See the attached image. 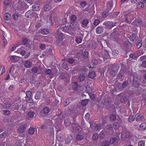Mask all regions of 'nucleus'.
Here are the masks:
<instances>
[{
	"instance_id": "56",
	"label": "nucleus",
	"mask_w": 146,
	"mask_h": 146,
	"mask_svg": "<svg viewBox=\"0 0 146 146\" xmlns=\"http://www.w3.org/2000/svg\"><path fill=\"white\" fill-rule=\"evenodd\" d=\"M100 21L99 19H95L93 23V24L95 26H96L100 23Z\"/></svg>"
},
{
	"instance_id": "7",
	"label": "nucleus",
	"mask_w": 146,
	"mask_h": 146,
	"mask_svg": "<svg viewBox=\"0 0 146 146\" xmlns=\"http://www.w3.org/2000/svg\"><path fill=\"white\" fill-rule=\"evenodd\" d=\"M111 100L110 98H105V99L102 101V103L106 106H108L111 102Z\"/></svg>"
},
{
	"instance_id": "52",
	"label": "nucleus",
	"mask_w": 146,
	"mask_h": 146,
	"mask_svg": "<svg viewBox=\"0 0 146 146\" xmlns=\"http://www.w3.org/2000/svg\"><path fill=\"white\" fill-rule=\"evenodd\" d=\"M35 131V129L33 128H30L29 130L28 133L30 134H33Z\"/></svg>"
},
{
	"instance_id": "17",
	"label": "nucleus",
	"mask_w": 146,
	"mask_h": 146,
	"mask_svg": "<svg viewBox=\"0 0 146 146\" xmlns=\"http://www.w3.org/2000/svg\"><path fill=\"white\" fill-rule=\"evenodd\" d=\"M72 100L70 98H67L65 100V102L64 103V106L66 107L71 102Z\"/></svg>"
},
{
	"instance_id": "45",
	"label": "nucleus",
	"mask_w": 146,
	"mask_h": 146,
	"mask_svg": "<svg viewBox=\"0 0 146 146\" xmlns=\"http://www.w3.org/2000/svg\"><path fill=\"white\" fill-rule=\"evenodd\" d=\"M117 140L116 137H113L110 140V143L111 144H113Z\"/></svg>"
},
{
	"instance_id": "32",
	"label": "nucleus",
	"mask_w": 146,
	"mask_h": 146,
	"mask_svg": "<svg viewBox=\"0 0 146 146\" xmlns=\"http://www.w3.org/2000/svg\"><path fill=\"white\" fill-rule=\"evenodd\" d=\"M112 54L113 56L115 58L118 55L119 52L117 50H113L112 51Z\"/></svg>"
},
{
	"instance_id": "46",
	"label": "nucleus",
	"mask_w": 146,
	"mask_h": 146,
	"mask_svg": "<svg viewBox=\"0 0 146 146\" xmlns=\"http://www.w3.org/2000/svg\"><path fill=\"white\" fill-rule=\"evenodd\" d=\"M62 67L63 68L66 70H68V67L67 64L65 62H64L62 65Z\"/></svg>"
},
{
	"instance_id": "36",
	"label": "nucleus",
	"mask_w": 146,
	"mask_h": 146,
	"mask_svg": "<svg viewBox=\"0 0 146 146\" xmlns=\"http://www.w3.org/2000/svg\"><path fill=\"white\" fill-rule=\"evenodd\" d=\"M27 97L29 98H31L32 95V93L30 91H27L26 93Z\"/></svg>"
},
{
	"instance_id": "9",
	"label": "nucleus",
	"mask_w": 146,
	"mask_h": 146,
	"mask_svg": "<svg viewBox=\"0 0 146 146\" xmlns=\"http://www.w3.org/2000/svg\"><path fill=\"white\" fill-rule=\"evenodd\" d=\"M103 25L105 26L106 29L111 28V23H110V21H106L104 22L103 23Z\"/></svg>"
},
{
	"instance_id": "61",
	"label": "nucleus",
	"mask_w": 146,
	"mask_h": 146,
	"mask_svg": "<svg viewBox=\"0 0 146 146\" xmlns=\"http://www.w3.org/2000/svg\"><path fill=\"white\" fill-rule=\"evenodd\" d=\"M4 3L6 6H9L10 4V0H4Z\"/></svg>"
},
{
	"instance_id": "43",
	"label": "nucleus",
	"mask_w": 146,
	"mask_h": 146,
	"mask_svg": "<svg viewBox=\"0 0 146 146\" xmlns=\"http://www.w3.org/2000/svg\"><path fill=\"white\" fill-rule=\"evenodd\" d=\"M88 23V20L86 19H83L82 21V24L84 25H87Z\"/></svg>"
},
{
	"instance_id": "41",
	"label": "nucleus",
	"mask_w": 146,
	"mask_h": 146,
	"mask_svg": "<svg viewBox=\"0 0 146 146\" xmlns=\"http://www.w3.org/2000/svg\"><path fill=\"white\" fill-rule=\"evenodd\" d=\"M77 19V17L75 15H72L71 17V20L72 22H75L76 21Z\"/></svg>"
},
{
	"instance_id": "12",
	"label": "nucleus",
	"mask_w": 146,
	"mask_h": 146,
	"mask_svg": "<svg viewBox=\"0 0 146 146\" xmlns=\"http://www.w3.org/2000/svg\"><path fill=\"white\" fill-rule=\"evenodd\" d=\"M129 86V84L128 80H125L123 81L122 84V89L127 88Z\"/></svg>"
},
{
	"instance_id": "11",
	"label": "nucleus",
	"mask_w": 146,
	"mask_h": 146,
	"mask_svg": "<svg viewBox=\"0 0 146 146\" xmlns=\"http://www.w3.org/2000/svg\"><path fill=\"white\" fill-rule=\"evenodd\" d=\"M38 33H41L43 35H47L49 33V31L48 29H44L41 30H40L38 31Z\"/></svg>"
},
{
	"instance_id": "33",
	"label": "nucleus",
	"mask_w": 146,
	"mask_h": 146,
	"mask_svg": "<svg viewBox=\"0 0 146 146\" xmlns=\"http://www.w3.org/2000/svg\"><path fill=\"white\" fill-rule=\"evenodd\" d=\"M110 141L107 140L106 141H104L102 142V146H108L110 144Z\"/></svg>"
},
{
	"instance_id": "16",
	"label": "nucleus",
	"mask_w": 146,
	"mask_h": 146,
	"mask_svg": "<svg viewBox=\"0 0 146 146\" xmlns=\"http://www.w3.org/2000/svg\"><path fill=\"white\" fill-rule=\"evenodd\" d=\"M118 34V32L117 31H114L110 35V37L112 38L115 39L116 38V36Z\"/></svg>"
},
{
	"instance_id": "18",
	"label": "nucleus",
	"mask_w": 146,
	"mask_h": 146,
	"mask_svg": "<svg viewBox=\"0 0 146 146\" xmlns=\"http://www.w3.org/2000/svg\"><path fill=\"white\" fill-rule=\"evenodd\" d=\"M57 30H59V31H62L67 32L68 30V27H66V25H65L64 27H62L59 28Z\"/></svg>"
},
{
	"instance_id": "59",
	"label": "nucleus",
	"mask_w": 146,
	"mask_h": 146,
	"mask_svg": "<svg viewBox=\"0 0 146 146\" xmlns=\"http://www.w3.org/2000/svg\"><path fill=\"white\" fill-rule=\"evenodd\" d=\"M130 133L129 131H127L125 132L123 136L125 138H128L129 137V133Z\"/></svg>"
},
{
	"instance_id": "37",
	"label": "nucleus",
	"mask_w": 146,
	"mask_h": 146,
	"mask_svg": "<svg viewBox=\"0 0 146 146\" xmlns=\"http://www.w3.org/2000/svg\"><path fill=\"white\" fill-rule=\"evenodd\" d=\"M31 65V62L29 60L26 61L25 63V66L26 67L29 68Z\"/></svg>"
},
{
	"instance_id": "1",
	"label": "nucleus",
	"mask_w": 146,
	"mask_h": 146,
	"mask_svg": "<svg viewBox=\"0 0 146 146\" xmlns=\"http://www.w3.org/2000/svg\"><path fill=\"white\" fill-rule=\"evenodd\" d=\"M141 79V77L137 73L135 72L133 74L132 85L135 87H138L141 85L142 86L140 83Z\"/></svg>"
},
{
	"instance_id": "31",
	"label": "nucleus",
	"mask_w": 146,
	"mask_h": 146,
	"mask_svg": "<svg viewBox=\"0 0 146 146\" xmlns=\"http://www.w3.org/2000/svg\"><path fill=\"white\" fill-rule=\"evenodd\" d=\"M135 119V117H134L133 115H131L128 118V121L130 122H132L134 121Z\"/></svg>"
},
{
	"instance_id": "25",
	"label": "nucleus",
	"mask_w": 146,
	"mask_h": 146,
	"mask_svg": "<svg viewBox=\"0 0 146 146\" xmlns=\"http://www.w3.org/2000/svg\"><path fill=\"white\" fill-rule=\"evenodd\" d=\"M88 76L90 78L93 79L96 76L95 72L93 71L90 72L89 75Z\"/></svg>"
},
{
	"instance_id": "35",
	"label": "nucleus",
	"mask_w": 146,
	"mask_h": 146,
	"mask_svg": "<svg viewBox=\"0 0 146 146\" xmlns=\"http://www.w3.org/2000/svg\"><path fill=\"white\" fill-rule=\"evenodd\" d=\"M98 135L97 133L94 134L92 137V139L94 141H96L98 140Z\"/></svg>"
},
{
	"instance_id": "40",
	"label": "nucleus",
	"mask_w": 146,
	"mask_h": 146,
	"mask_svg": "<svg viewBox=\"0 0 146 146\" xmlns=\"http://www.w3.org/2000/svg\"><path fill=\"white\" fill-rule=\"evenodd\" d=\"M75 110L76 109L74 108L73 106H70L68 108V111H69L70 112H71Z\"/></svg>"
},
{
	"instance_id": "6",
	"label": "nucleus",
	"mask_w": 146,
	"mask_h": 146,
	"mask_svg": "<svg viewBox=\"0 0 146 146\" xmlns=\"http://www.w3.org/2000/svg\"><path fill=\"white\" fill-rule=\"evenodd\" d=\"M137 89L136 90H135L134 91H132V94H133V92L135 93L137 95L141 94L143 90L140 86L136 87Z\"/></svg>"
},
{
	"instance_id": "3",
	"label": "nucleus",
	"mask_w": 146,
	"mask_h": 146,
	"mask_svg": "<svg viewBox=\"0 0 146 146\" xmlns=\"http://www.w3.org/2000/svg\"><path fill=\"white\" fill-rule=\"evenodd\" d=\"M55 36L57 39L56 41L58 43L62 41L64 37L63 33L58 30L55 33Z\"/></svg>"
},
{
	"instance_id": "8",
	"label": "nucleus",
	"mask_w": 146,
	"mask_h": 146,
	"mask_svg": "<svg viewBox=\"0 0 146 146\" xmlns=\"http://www.w3.org/2000/svg\"><path fill=\"white\" fill-rule=\"evenodd\" d=\"M135 120L137 121H142L144 119V117L143 116L141 115H139V113H137L135 115Z\"/></svg>"
},
{
	"instance_id": "14",
	"label": "nucleus",
	"mask_w": 146,
	"mask_h": 146,
	"mask_svg": "<svg viewBox=\"0 0 146 146\" xmlns=\"http://www.w3.org/2000/svg\"><path fill=\"white\" fill-rule=\"evenodd\" d=\"M116 86V88L119 90H122V84L118 81H116L115 84Z\"/></svg>"
},
{
	"instance_id": "23",
	"label": "nucleus",
	"mask_w": 146,
	"mask_h": 146,
	"mask_svg": "<svg viewBox=\"0 0 146 146\" xmlns=\"http://www.w3.org/2000/svg\"><path fill=\"white\" fill-rule=\"evenodd\" d=\"M121 123L120 121H119V122H115L113 124V125L115 127V129H117L120 127V123Z\"/></svg>"
},
{
	"instance_id": "38",
	"label": "nucleus",
	"mask_w": 146,
	"mask_h": 146,
	"mask_svg": "<svg viewBox=\"0 0 146 146\" xmlns=\"http://www.w3.org/2000/svg\"><path fill=\"white\" fill-rule=\"evenodd\" d=\"M110 119L111 121H114L116 119V116L115 115L112 114L110 115Z\"/></svg>"
},
{
	"instance_id": "57",
	"label": "nucleus",
	"mask_w": 146,
	"mask_h": 146,
	"mask_svg": "<svg viewBox=\"0 0 146 146\" xmlns=\"http://www.w3.org/2000/svg\"><path fill=\"white\" fill-rule=\"evenodd\" d=\"M129 56L130 58H132L134 60H136L137 58V57L133 54H130Z\"/></svg>"
},
{
	"instance_id": "26",
	"label": "nucleus",
	"mask_w": 146,
	"mask_h": 146,
	"mask_svg": "<svg viewBox=\"0 0 146 146\" xmlns=\"http://www.w3.org/2000/svg\"><path fill=\"white\" fill-rule=\"evenodd\" d=\"M103 57L104 59L106 58V59H108L110 58V57L108 51L106 50L104 51V55Z\"/></svg>"
},
{
	"instance_id": "44",
	"label": "nucleus",
	"mask_w": 146,
	"mask_h": 146,
	"mask_svg": "<svg viewBox=\"0 0 146 146\" xmlns=\"http://www.w3.org/2000/svg\"><path fill=\"white\" fill-rule=\"evenodd\" d=\"M107 7H109L112 8L113 6V0H110L108 3L107 4Z\"/></svg>"
},
{
	"instance_id": "55",
	"label": "nucleus",
	"mask_w": 146,
	"mask_h": 146,
	"mask_svg": "<svg viewBox=\"0 0 146 146\" xmlns=\"http://www.w3.org/2000/svg\"><path fill=\"white\" fill-rule=\"evenodd\" d=\"M76 138L78 140H80L83 138V136L82 135H77Z\"/></svg>"
},
{
	"instance_id": "64",
	"label": "nucleus",
	"mask_w": 146,
	"mask_h": 146,
	"mask_svg": "<svg viewBox=\"0 0 146 146\" xmlns=\"http://www.w3.org/2000/svg\"><path fill=\"white\" fill-rule=\"evenodd\" d=\"M92 62L93 63V65H97L98 63L97 60L95 59H93L92 61Z\"/></svg>"
},
{
	"instance_id": "10",
	"label": "nucleus",
	"mask_w": 146,
	"mask_h": 146,
	"mask_svg": "<svg viewBox=\"0 0 146 146\" xmlns=\"http://www.w3.org/2000/svg\"><path fill=\"white\" fill-rule=\"evenodd\" d=\"M64 124L66 127H67L69 126L71 124V121L70 119L69 118H66L64 120Z\"/></svg>"
},
{
	"instance_id": "50",
	"label": "nucleus",
	"mask_w": 146,
	"mask_h": 146,
	"mask_svg": "<svg viewBox=\"0 0 146 146\" xmlns=\"http://www.w3.org/2000/svg\"><path fill=\"white\" fill-rule=\"evenodd\" d=\"M44 8L45 11H48L50 9V6L48 4H46L44 6Z\"/></svg>"
},
{
	"instance_id": "28",
	"label": "nucleus",
	"mask_w": 146,
	"mask_h": 146,
	"mask_svg": "<svg viewBox=\"0 0 146 146\" xmlns=\"http://www.w3.org/2000/svg\"><path fill=\"white\" fill-rule=\"evenodd\" d=\"M139 127L141 130H144L146 129V123H142L140 125Z\"/></svg>"
},
{
	"instance_id": "5",
	"label": "nucleus",
	"mask_w": 146,
	"mask_h": 146,
	"mask_svg": "<svg viewBox=\"0 0 146 146\" xmlns=\"http://www.w3.org/2000/svg\"><path fill=\"white\" fill-rule=\"evenodd\" d=\"M66 60L67 62H68L69 64H72L74 63V64L76 65L79 63V59H78V60L77 61V60L75 59L70 58L66 59Z\"/></svg>"
},
{
	"instance_id": "19",
	"label": "nucleus",
	"mask_w": 146,
	"mask_h": 146,
	"mask_svg": "<svg viewBox=\"0 0 146 146\" xmlns=\"http://www.w3.org/2000/svg\"><path fill=\"white\" fill-rule=\"evenodd\" d=\"M103 29L102 26H99L96 29V33L98 34L101 33L103 31Z\"/></svg>"
},
{
	"instance_id": "39",
	"label": "nucleus",
	"mask_w": 146,
	"mask_h": 146,
	"mask_svg": "<svg viewBox=\"0 0 146 146\" xmlns=\"http://www.w3.org/2000/svg\"><path fill=\"white\" fill-rule=\"evenodd\" d=\"M35 113L32 111H29L27 113V115L28 117L32 118L34 116Z\"/></svg>"
},
{
	"instance_id": "49",
	"label": "nucleus",
	"mask_w": 146,
	"mask_h": 146,
	"mask_svg": "<svg viewBox=\"0 0 146 146\" xmlns=\"http://www.w3.org/2000/svg\"><path fill=\"white\" fill-rule=\"evenodd\" d=\"M62 136H63L62 134H60L57 136V138L59 141H62L63 140V139Z\"/></svg>"
},
{
	"instance_id": "29",
	"label": "nucleus",
	"mask_w": 146,
	"mask_h": 146,
	"mask_svg": "<svg viewBox=\"0 0 146 146\" xmlns=\"http://www.w3.org/2000/svg\"><path fill=\"white\" fill-rule=\"evenodd\" d=\"M75 41L78 44L81 43L82 41V38L80 36H77L75 38Z\"/></svg>"
},
{
	"instance_id": "34",
	"label": "nucleus",
	"mask_w": 146,
	"mask_h": 146,
	"mask_svg": "<svg viewBox=\"0 0 146 146\" xmlns=\"http://www.w3.org/2000/svg\"><path fill=\"white\" fill-rule=\"evenodd\" d=\"M78 84L76 82H74L72 86V89L74 90H77L78 89Z\"/></svg>"
},
{
	"instance_id": "53",
	"label": "nucleus",
	"mask_w": 146,
	"mask_h": 146,
	"mask_svg": "<svg viewBox=\"0 0 146 146\" xmlns=\"http://www.w3.org/2000/svg\"><path fill=\"white\" fill-rule=\"evenodd\" d=\"M86 91L88 92H89L90 91H92V88L89 85H88L86 87Z\"/></svg>"
},
{
	"instance_id": "51",
	"label": "nucleus",
	"mask_w": 146,
	"mask_h": 146,
	"mask_svg": "<svg viewBox=\"0 0 146 146\" xmlns=\"http://www.w3.org/2000/svg\"><path fill=\"white\" fill-rule=\"evenodd\" d=\"M141 67L146 68V60L142 61L141 64L140 65Z\"/></svg>"
},
{
	"instance_id": "58",
	"label": "nucleus",
	"mask_w": 146,
	"mask_h": 146,
	"mask_svg": "<svg viewBox=\"0 0 146 146\" xmlns=\"http://www.w3.org/2000/svg\"><path fill=\"white\" fill-rule=\"evenodd\" d=\"M111 8V7H107L106 9V12H107L109 14L111 13L112 12Z\"/></svg>"
},
{
	"instance_id": "4",
	"label": "nucleus",
	"mask_w": 146,
	"mask_h": 146,
	"mask_svg": "<svg viewBox=\"0 0 146 146\" xmlns=\"http://www.w3.org/2000/svg\"><path fill=\"white\" fill-rule=\"evenodd\" d=\"M129 72L128 71L125 70H120L118 74L117 78L120 79L122 78L123 77L125 76L126 75V74Z\"/></svg>"
},
{
	"instance_id": "2",
	"label": "nucleus",
	"mask_w": 146,
	"mask_h": 146,
	"mask_svg": "<svg viewBox=\"0 0 146 146\" xmlns=\"http://www.w3.org/2000/svg\"><path fill=\"white\" fill-rule=\"evenodd\" d=\"M119 69V66L118 64L113 65L111 68H109L108 71L109 73V74L112 76H114L116 75L117 72Z\"/></svg>"
},
{
	"instance_id": "54",
	"label": "nucleus",
	"mask_w": 146,
	"mask_h": 146,
	"mask_svg": "<svg viewBox=\"0 0 146 146\" xmlns=\"http://www.w3.org/2000/svg\"><path fill=\"white\" fill-rule=\"evenodd\" d=\"M113 126L112 125H109L106 126V127L107 129L110 130H112L113 129Z\"/></svg>"
},
{
	"instance_id": "48",
	"label": "nucleus",
	"mask_w": 146,
	"mask_h": 146,
	"mask_svg": "<svg viewBox=\"0 0 146 146\" xmlns=\"http://www.w3.org/2000/svg\"><path fill=\"white\" fill-rule=\"evenodd\" d=\"M127 100V97L125 96H123L121 97L120 99V101L121 102L124 103Z\"/></svg>"
},
{
	"instance_id": "13",
	"label": "nucleus",
	"mask_w": 146,
	"mask_h": 146,
	"mask_svg": "<svg viewBox=\"0 0 146 146\" xmlns=\"http://www.w3.org/2000/svg\"><path fill=\"white\" fill-rule=\"evenodd\" d=\"M73 139L72 137L71 136H68L65 139V143L66 144L69 143Z\"/></svg>"
},
{
	"instance_id": "63",
	"label": "nucleus",
	"mask_w": 146,
	"mask_h": 146,
	"mask_svg": "<svg viewBox=\"0 0 146 146\" xmlns=\"http://www.w3.org/2000/svg\"><path fill=\"white\" fill-rule=\"evenodd\" d=\"M15 86L14 85H11L9 88V89L10 90H15Z\"/></svg>"
},
{
	"instance_id": "30",
	"label": "nucleus",
	"mask_w": 146,
	"mask_h": 146,
	"mask_svg": "<svg viewBox=\"0 0 146 146\" xmlns=\"http://www.w3.org/2000/svg\"><path fill=\"white\" fill-rule=\"evenodd\" d=\"M42 111L44 114H46L49 112V108L47 107H45L43 109Z\"/></svg>"
},
{
	"instance_id": "27",
	"label": "nucleus",
	"mask_w": 146,
	"mask_h": 146,
	"mask_svg": "<svg viewBox=\"0 0 146 146\" xmlns=\"http://www.w3.org/2000/svg\"><path fill=\"white\" fill-rule=\"evenodd\" d=\"M136 35H137L135 33H133L129 37V39L131 41H133L136 39Z\"/></svg>"
},
{
	"instance_id": "15",
	"label": "nucleus",
	"mask_w": 146,
	"mask_h": 146,
	"mask_svg": "<svg viewBox=\"0 0 146 146\" xmlns=\"http://www.w3.org/2000/svg\"><path fill=\"white\" fill-rule=\"evenodd\" d=\"M106 134V132L104 131H101L98 135L99 138L100 139H104L105 137Z\"/></svg>"
},
{
	"instance_id": "22",
	"label": "nucleus",
	"mask_w": 146,
	"mask_h": 146,
	"mask_svg": "<svg viewBox=\"0 0 146 146\" xmlns=\"http://www.w3.org/2000/svg\"><path fill=\"white\" fill-rule=\"evenodd\" d=\"M78 79L80 82H82L84 80L85 76L84 74L81 73L78 77Z\"/></svg>"
},
{
	"instance_id": "21",
	"label": "nucleus",
	"mask_w": 146,
	"mask_h": 146,
	"mask_svg": "<svg viewBox=\"0 0 146 146\" xmlns=\"http://www.w3.org/2000/svg\"><path fill=\"white\" fill-rule=\"evenodd\" d=\"M26 129L24 125L20 127L18 129V131L19 132L22 133L24 132Z\"/></svg>"
},
{
	"instance_id": "47",
	"label": "nucleus",
	"mask_w": 146,
	"mask_h": 146,
	"mask_svg": "<svg viewBox=\"0 0 146 146\" xmlns=\"http://www.w3.org/2000/svg\"><path fill=\"white\" fill-rule=\"evenodd\" d=\"M4 106L5 108L9 109L11 106V104L8 102H6L4 104Z\"/></svg>"
},
{
	"instance_id": "60",
	"label": "nucleus",
	"mask_w": 146,
	"mask_h": 146,
	"mask_svg": "<svg viewBox=\"0 0 146 146\" xmlns=\"http://www.w3.org/2000/svg\"><path fill=\"white\" fill-rule=\"evenodd\" d=\"M145 145V141H141L138 143V146H144Z\"/></svg>"
},
{
	"instance_id": "20",
	"label": "nucleus",
	"mask_w": 146,
	"mask_h": 146,
	"mask_svg": "<svg viewBox=\"0 0 146 146\" xmlns=\"http://www.w3.org/2000/svg\"><path fill=\"white\" fill-rule=\"evenodd\" d=\"M11 17V14L8 13H6L4 15V18L7 20H9Z\"/></svg>"
},
{
	"instance_id": "24",
	"label": "nucleus",
	"mask_w": 146,
	"mask_h": 146,
	"mask_svg": "<svg viewBox=\"0 0 146 146\" xmlns=\"http://www.w3.org/2000/svg\"><path fill=\"white\" fill-rule=\"evenodd\" d=\"M88 99H84L81 101V104L82 106H86L89 102Z\"/></svg>"
},
{
	"instance_id": "42",
	"label": "nucleus",
	"mask_w": 146,
	"mask_h": 146,
	"mask_svg": "<svg viewBox=\"0 0 146 146\" xmlns=\"http://www.w3.org/2000/svg\"><path fill=\"white\" fill-rule=\"evenodd\" d=\"M83 57L84 59L87 58L88 55V53L87 52H84L82 54Z\"/></svg>"
},
{
	"instance_id": "62",
	"label": "nucleus",
	"mask_w": 146,
	"mask_h": 146,
	"mask_svg": "<svg viewBox=\"0 0 146 146\" xmlns=\"http://www.w3.org/2000/svg\"><path fill=\"white\" fill-rule=\"evenodd\" d=\"M138 41V43L137 44V47L138 49L140 48L142 45L141 41L139 40Z\"/></svg>"
}]
</instances>
